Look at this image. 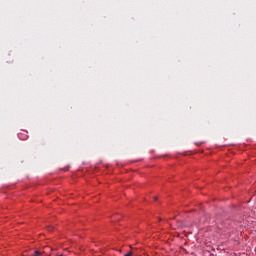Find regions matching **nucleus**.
<instances>
[{
	"label": "nucleus",
	"mask_w": 256,
	"mask_h": 256,
	"mask_svg": "<svg viewBox=\"0 0 256 256\" xmlns=\"http://www.w3.org/2000/svg\"><path fill=\"white\" fill-rule=\"evenodd\" d=\"M24 131V133H27L25 130H23Z\"/></svg>",
	"instance_id": "423d86ee"
},
{
	"label": "nucleus",
	"mask_w": 256,
	"mask_h": 256,
	"mask_svg": "<svg viewBox=\"0 0 256 256\" xmlns=\"http://www.w3.org/2000/svg\"><path fill=\"white\" fill-rule=\"evenodd\" d=\"M19 138L25 141V139H27V136L23 137L21 134H19Z\"/></svg>",
	"instance_id": "7ed1b4c3"
},
{
	"label": "nucleus",
	"mask_w": 256,
	"mask_h": 256,
	"mask_svg": "<svg viewBox=\"0 0 256 256\" xmlns=\"http://www.w3.org/2000/svg\"><path fill=\"white\" fill-rule=\"evenodd\" d=\"M154 201H157V197H154Z\"/></svg>",
	"instance_id": "39448f33"
},
{
	"label": "nucleus",
	"mask_w": 256,
	"mask_h": 256,
	"mask_svg": "<svg viewBox=\"0 0 256 256\" xmlns=\"http://www.w3.org/2000/svg\"><path fill=\"white\" fill-rule=\"evenodd\" d=\"M125 256H133V252L129 251Z\"/></svg>",
	"instance_id": "20e7f679"
},
{
	"label": "nucleus",
	"mask_w": 256,
	"mask_h": 256,
	"mask_svg": "<svg viewBox=\"0 0 256 256\" xmlns=\"http://www.w3.org/2000/svg\"><path fill=\"white\" fill-rule=\"evenodd\" d=\"M46 229L47 231H55V227L53 226H47Z\"/></svg>",
	"instance_id": "f03ea898"
},
{
	"label": "nucleus",
	"mask_w": 256,
	"mask_h": 256,
	"mask_svg": "<svg viewBox=\"0 0 256 256\" xmlns=\"http://www.w3.org/2000/svg\"><path fill=\"white\" fill-rule=\"evenodd\" d=\"M40 255H43V253H41V251L39 250H36L33 254V256H40Z\"/></svg>",
	"instance_id": "f257e3e1"
}]
</instances>
